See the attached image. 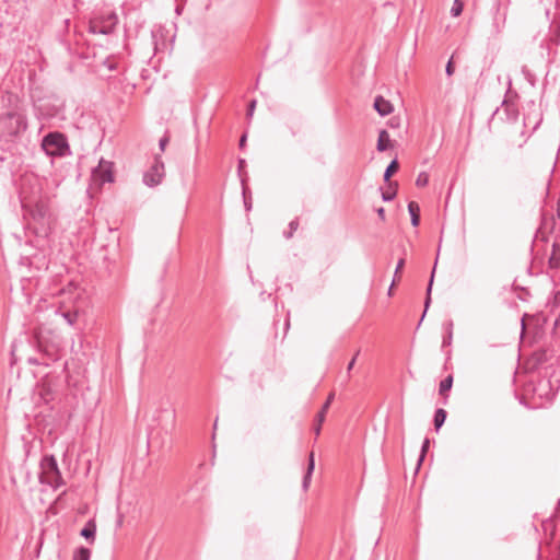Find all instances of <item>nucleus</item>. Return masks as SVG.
Listing matches in <instances>:
<instances>
[{
	"mask_svg": "<svg viewBox=\"0 0 560 560\" xmlns=\"http://www.w3.org/2000/svg\"><path fill=\"white\" fill-rule=\"evenodd\" d=\"M242 183L244 184V178H242ZM243 196H244V205L246 210L252 208L250 199L246 195V187L243 185Z\"/></svg>",
	"mask_w": 560,
	"mask_h": 560,
	"instance_id": "c85d7f7f",
	"label": "nucleus"
},
{
	"mask_svg": "<svg viewBox=\"0 0 560 560\" xmlns=\"http://www.w3.org/2000/svg\"><path fill=\"white\" fill-rule=\"evenodd\" d=\"M445 330H446V332H448V331H453V322H452V320H448V322L445 324Z\"/></svg>",
	"mask_w": 560,
	"mask_h": 560,
	"instance_id": "4c0bfd02",
	"label": "nucleus"
},
{
	"mask_svg": "<svg viewBox=\"0 0 560 560\" xmlns=\"http://www.w3.org/2000/svg\"><path fill=\"white\" fill-rule=\"evenodd\" d=\"M42 466L43 472L40 474V481L54 488H58L60 486L61 475L56 459L54 457L46 458Z\"/></svg>",
	"mask_w": 560,
	"mask_h": 560,
	"instance_id": "20e7f679",
	"label": "nucleus"
},
{
	"mask_svg": "<svg viewBox=\"0 0 560 560\" xmlns=\"http://www.w3.org/2000/svg\"><path fill=\"white\" fill-rule=\"evenodd\" d=\"M43 150L50 156H63L69 150L66 137L60 132H49L42 141Z\"/></svg>",
	"mask_w": 560,
	"mask_h": 560,
	"instance_id": "f03ea898",
	"label": "nucleus"
},
{
	"mask_svg": "<svg viewBox=\"0 0 560 560\" xmlns=\"http://www.w3.org/2000/svg\"><path fill=\"white\" fill-rule=\"evenodd\" d=\"M452 339H453V331L446 332V335L443 338L442 346L443 347L450 346L452 343Z\"/></svg>",
	"mask_w": 560,
	"mask_h": 560,
	"instance_id": "7c9ffc66",
	"label": "nucleus"
},
{
	"mask_svg": "<svg viewBox=\"0 0 560 560\" xmlns=\"http://www.w3.org/2000/svg\"><path fill=\"white\" fill-rule=\"evenodd\" d=\"M429 446H430V440L428 438H425L423 443H422V446H421V452H420V456H419V459H418V467L423 462V459L425 457V454H427V452L429 450Z\"/></svg>",
	"mask_w": 560,
	"mask_h": 560,
	"instance_id": "393cba45",
	"label": "nucleus"
},
{
	"mask_svg": "<svg viewBox=\"0 0 560 560\" xmlns=\"http://www.w3.org/2000/svg\"><path fill=\"white\" fill-rule=\"evenodd\" d=\"M168 140H170V139H168V137H167V136H164V137H162V138L160 139V141H159V147H160V150H161V151H164V150H165V147L167 145Z\"/></svg>",
	"mask_w": 560,
	"mask_h": 560,
	"instance_id": "473e14b6",
	"label": "nucleus"
},
{
	"mask_svg": "<svg viewBox=\"0 0 560 560\" xmlns=\"http://www.w3.org/2000/svg\"><path fill=\"white\" fill-rule=\"evenodd\" d=\"M395 283H396V280H395V279H393L392 284H390V287H389V289H388V295H389V296L393 294V288H394Z\"/></svg>",
	"mask_w": 560,
	"mask_h": 560,
	"instance_id": "a19ab883",
	"label": "nucleus"
},
{
	"mask_svg": "<svg viewBox=\"0 0 560 560\" xmlns=\"http://www.w3.org/2000/svg\"><path fill=\"white\" fill-rule=\"evenodd\" d=\"M334 398H335V394L330 393L328 395L325 404L323 405L320 411L317 413V422H319V423L324 422L326 412H327L328 408L330 407V404L332 402Z\"/></svg>",
	"mask_w": 560,
	"mask_h": 560,
	"instance_id": "6ab92c4d",
	"label": "nucleus"
},
{
	"mask_svg": "<svg viewBox=\"0 0 560 560\" xmlns=\"http://www.w3.org/2000/svg\"><path fill=\"white\" fill-rule=\"evenodd\" d=\"M395 197H396V189H394L392 191L387 190V191L382 192V199L385 202L392 201Z\"/></svg>",
	"mask_w": 560,
	"mask_h": 560,
	"instance_id": "cd10ccee",
	"label": "nucleus"
},
{
	"mask_svg": "<svg viewBox=\"0 0 560 560\" xmlns=\"http://www.w3.org/2000/svg\"><path fill=\"white\" fill-rule=\"evenodd\" d=\"M428 184V175L425 173H420L417 177L416 185L419 187H423Z\"/></svg>",
	"mask_w": 560,
	"mask_h": 560,
	"instance_id": "bb28decb",
	"label": "nucleus"
},
{
	"mask_svg": "<svg viewBox=\"0 0 560 560\" xmlns=\"http://www.w3.org/2000/svg\"><path fill=\"white\" fill-rule=\"evenodd\" d=\"M96 525L94 521H89L81 529L80 535L91 542L95 539Z\"/></svg>",
	"mask_w": 560,
	"mask_h": 560,
	"instance_id": "ddd939ff",
	"label": "nucleus"
},
{
	"mask_svg": "<svg viewBox=\"0 0 560 560\" xmlns=\"http://www.w3.org/2000/svg\"><path fill=\"white\" fill-rule=\"evenodd\" d=\"M116 23V15L110 14L106 20H92L89 24V31L93 34L108 35L114 32Z\"/></svg>",
	"mask_w": 560,
	"mask_h": 560,
	"instance_id": "423d86ee",
	"label": "nucleus"
},
{
	"mask_svg": "<svg viewBox=\"0 0 560 560\" xmlns=\"http://www.w3.org/2000/svg\"><path fill=\"white\" fill-rule=\"evenodd\" d=\"M246 141H247V135H246V133H244V135L241 137V139H240V143H238L240 149H244V148H245V145H246Z\"/></svg>",
	"mask_w": 560,
	"mask_h": 560,
	"instance_id": "c9c22d12",
	"label": "nucleus"
},
{
	"mask_svg": "<svg viewBox=\"0 0 560 560\" xmlns=\"http://www.w3.org/2000/svg\"><path fill=\"white\" fill-rule=\"evenodd\" d=\"M455 71L454 65H453V58L448 60L445 67V72L448 77H451Z\"/></svg>",
	"mask_w": 560,
	"mask_h": 560,
	"instance_id": "c756f323",
	"label": "nucleus"
},
{
	"mask_svg": "<svg viewBox=\"0 0 560 560\" xmlns=\"http://www.w3.org/2000/svg\"><path fill=\"white\" fill-rule=\"evenodd\" d=\"M152 37L155 39V37H156V33L155 32H152Z\"/></svg>",
	"mask_w": 560,
	"mask_h": 560,
	"instance_id": "37998d69",
	"label": "nucleus"
},
{
	"mask_svg": "<svg viewBox=\"0 0 560 560\" xmlns=\"http://www.w3.org/2000/svg\"><path fill=\"white\" fill-rule=\"evenodd\" d=\"M42 397H43L44 399H47V398H46V393H45V394H44V393H42Z\"/></svg>",
	"mask_w": 560,
	"mask_h": 560,
	"instance_id": "c03bdc74",
	"label": "nucleus"
},
{
	"mask_svg": "<svg viewBox=\"0 0 560 560\" xmlns=\"http://www.w3.org/2000/svg\"><path fill=\"white\" fill-rule=\"evenodd\" d=\"M320 428H322V423H319V422H318V423H317V425L314 428V431H315V434H316V435H319V433H320Z\"/></svg>",
	"mask_w": 560,
	"mask_h": 560,
	"instance_id": "ea45409f",
	"label": "nucleus"
},
{
	"mask_svg": "<svg viewBox=\"0 0 560 560\" xmlns=\"http://www.w3.org/2000/svg\"><path fill=\"white\" fill-rule=\"evenodd\" d=\"M376 213L382 221L385 220V209L383 207L377 208Z\"/></svg>",
	"mask_w": 560,
	"mask_h": 560,
	"instance_id": "e433bc0d",
	"label": "nucleus"
},
{
	"mask_svg": "<svg viewBox=\"0 0 560 560\" xmlns=\"http://www.w3.org/2000/svg\"><path fill=\"white\" fill-rule=\"evenodd\" d=\"M434 272H435V267L433 268V271L431 273V278H430V281H429V284H428V288H427V296H425V301H424V312L421 316V319L420 322L423 320L424 316H425V313L430 306V303H431V290H432V284H433V279H434ZM421 323H419L420 325Z\"/></svg>",
	"mask_w": 560,
	"mask_h": 560,
	"instance_id": "f3484780",
	"label": "nucleus"
},
{
	"mask_svg": "<svg viewBox=\"0 0 560 560\" xmlns=\"http://www.w3.org/2000/svg\"><path fill=\"white\" fill-rule=\"evenodd\" d=\"M245 166H246V161L244 159H238L237 170H238L240 175L243 172V170L245 168Z\"/></svg>",
	"mask_w": 560,
	"mask_h": 560,
	"instance_id": "f704fd0d",
	"label": "nucleus"
},
{
	"mask_svg": "<svg viewBox=\"0 0 560 560\" xmlns=\"http://www.w3.org/2000/svg\"><path fill=\"white\" fill-rule=\"evenodd\" d=\"M37 110L38 113L44 116V117H47V118H52V117H56L59 113V108L56 107V106H48L46 104H39L37 106Z\"/></svg>",
	"mask_w": 560,
	"mask_h": 560,
	"instance_id": "dca6fc26",
	"label": "nucleus"
},
{
	"mask_svg": "<svg viewBox=\"0 0 560 560\" xmlns=\"http://www.w3.org/2000/svg\"><path fill=\"white\" fill-rule=\"evenodd\" d=\"M502 105H506V110H508V112L510 110V106L508 105V102H506V101H503V102H502Z\"/></svg>",
	"mask_w": 560,
	"mask_h": 560,
	"instance_id": "79ce46f5",
	"label": "nucleus"
},
{
	"mask_svg": "<svg viewBox=\"0 0 560 560\" xmlns=\"http://www.w3.org/2000/svg\"><path fill=\"white\" fill-rule=\"evenodd\" d=\"M550 268L560 269V243H553L552 253L549 258Z\"/></svg>",
	"mask_w": 560,
	"mask_h": 560,
	"instance_id": "2eb2a0df",
	"label": "nucleus"
},
{
	"mask_svg": "<svg viewBox=\"0 0 560 560\" xmlns=\"http://www.w3.org/2000/svg\"><path fill=\"white\" fill-rule=\"evenodd\" d=\"M359 353H360V350H358L355 352L354 357L352 358V360L349 362V364L347 366V375H348V377L350 376V372H351V370L354 366V363H355V360H357V357L359 355Z\"/></svg>",
	"mask_w": 560,
	"mask_h": 560,
	"instance_id": "2f4dec72",
	"label": "nucleus"
},
{
	"mask_svg": "<svg viewBox=\"0 0 560 560\" xmlns=\"http://www.w3.org/2000/svg\"><path fill=\"white\" fill-rule=\"evenodd\" d=\"M399 168V163L396 159H394L386 167L385 172H384V180L385 182H388V186L389 188L390 187H396L398 186V184L396 182H390V177L398 171Z\"/></svg>",
	"mask_w": 560,
	"mask_h": 560,
	"instance_id": "9d476101",
	"label": "nucleus"
},
{
	"mask_svg": "<svg viewBox=\"0 0 560 560\" xmlns=\"http://www.w3.org/2000/svg\"><path fill=\"white\" fill-rule=\"evenodd\" d=\"M405 266V259L404 258H400L397 262V266H396V269H395V272H394V279L396 281H398L400 279L399 277V272L401 271V269L404 268Z\"/></svg>",
	"mask_w": 560,
	"mask_h": 560,
	"instance_id": "a878e982",
	"label": "nucleus"
},
{
	"mask_svg": "<svg viewBox=\"0 0 560 560\" xmlns=\"http://www.w3.org/2000/svg\"><path fill=\"white\" fill-rule=\"evenodd\" d=\"M48 233H49V228H45V226H43L40 232H37V234H42V235H45V236H47Z\"/></svg>",
	"mask_w": 560,
	"mask_h": 560,
	"instance_id": "58836bf2",
	"label": "nucleus"
},
{
	"mask_svg": "<svg viewBox=\"0 0 560 560\" xmlns=\"http://www.w3.org/2000/svg\"><path fill=\"white\" fill-rule=\"evenodd\" d=\"M446 417L447 412L444 409L438 408L435 410L433 422L436 431L444 424Z\"/></svg>",
	"mask_w": 560,
	"mask_h": 560,
	"instance_id": "a211bd4d",
	"label": "nucleus"
},
{
	"mask_svg": "<svg viewBox=\"0 0 560 560\" xmlns=\"http://www.w3.org/2000/svg\"><path fill=\"white\" fill-rule=\"evenodd\" d=\"M408 212L410 214L412 226L417 228L420 224V207L416 201L408 203Z\"/></svg>",
	"mask_w": 560,
	"mask_h": 560,
	"instance_id": "9b49d317",
	"label": "nucleus"
},
{
	"mask_svg": "<svg viewBox=\"0 0 560 560\" xmlns=\"http://www.w3.org/2000/svg\"><path fill=\"white\" fill-rule=\"evenodd\" d=\"M38 347L40 351L39 357H30L27 359V362L32 365H49L50 361H56L58 359L57 350H50L48 348L43 349V343L40 340H38Z\"/></svg>",
	"mask_w": 560,
	"mask_h": 560,
	"instance_id": "0eeeda50",
	"label": "nucleus"
},
{
	"mask_svg": "<svg viewBox=\"0 0 560 560\" xmlns=\"http://www.w3.org/2000/svg\"><path fill=\"white\" fill-rule=\"evenodd\" d=\"M78 311H66L61 313V316L65 318V320L70 325L73 326L77 323L78 319Z\"/></svg>",
	"mask_w": 560,
	"mask_h": 560,
	"instance_id": "4be33fe9",
	"label": "nucleus"
},
{
	"mask_svg": "<svg viewBox=\"0 0 560 560\" xmlns=\"http://www.w3.org/2000/svg\"><path fill=\"white\" fill-rule=\"evenodd\" d=\"M298 228H299V220L298 219L292 220L289 223V230L283 233L284 237L288 240L291 238L293 236V233L298 230Z\"/></svg>",
	"mask_w": 560,
	"mask_h": 560,
	"instance_id": "5701e85b",
	"label": "nucleus"
},
{
	"mask_svg": "<svg viewBox=\"0 0 560 560\" xmlns=\"http://www.w3.org/2000/svg\"><path fill=\"white\" fill-rule=\"evenodd\" d=\"M47 208L44 205L37 203L35 208L31 211V215L34 219V221L42 222L43 225L45 224L46 217H47Z\"/></svg>",
	"mask_w": 560,
	"mask_h": 560,
	"instance_id": "f8f14e48",
	"label": "nucleus"
},
{
	"mask_svg": "<svg viewBox=\"0 0 560 560\" xmlns=\"http://www.w3.org/2000/svg\"><path fill=\"white\" fill-rule=\"evenodd\" d=\"M27 129V119L25 113L20 108H14L0 115V139L13 141Z\"/></svg>",
	"mask_w": 560,
	"mask_h": 560,
	"instance_id": "f257e3e1",
	"label": "nucleus"
},
{
	"mask_svg": "<svg viewBox=\"0 0 560 560\" xmlns=\"http://www.w3.org/2000/svg\"><path fill=\"white\" fill-rule=\"evenodd\" d=\"M114 163L104 159H101L98 165L92 171V182L97 186H103L106 183L114 182Z\"/></svg>",
	"mask_w": 560,
	"mask_h": 560,
	"instance_id": "7ed1b4c3",
	"label": "nucleus"
},
{
	"mask_svg": "<svg viewBox=\"0 0 560 560\" xmlns=\"http://www.w3.org/2000/svg\"><path fill=\"white\" fill-rule=\"evenodd\" d=\"M314 469H315V458H314V453L312 452V453H310L307 468H306L305 475L302 480V488L304 491H307V489L310 488Z\"/></svg>",
	"mask_w": 560,
	"mask_h": 560,
	"instance_id": "1a4fd4ad",
	"label": "nucleus"
},
{
	"mask_svg": "<svg viewBox=\"0 0 560 560\" xmlns=\"http://www.w3.org/2000/svg\"><path fill=\"white\" fill-rule=\"evenodd\" d=\"M91 550L85 547L78 548L74 553L72 560H90Z\"/></svg>",
	"mask_w": 560,
	"mask_h": 560,
	"instance_id": "412c9836",
	"label": "nucleus"
},
{
	"mask_svg": "<svg viewBox=\"0 0 560 560\" xmlns=\"http://www.w3.org/2000/svg\"><path fill=\"white\" fill-rule=\"evenodd\" d=\"M373 106L381 116H387L393 112V105L383 96H376Z\"/></svg>",
	"mask_w": 560,
	"mask_h": 560,
	"instance_id": "6e6552de",
	"label": "nucleus"
},
{
	"mask_svg": "<svg viewBox=\"0 0 560 560\" xmlns=\"http://www.w3.org/2000/svg\"><path fill=\"white\" fill-rule=\"evenodd\" d=\"M453 386V376L448 375L444 380L441 381L439 386V394L441 396H447V393L451 390Z\"/></svg>",
	"mask_w": 560,
	"mask_h": 560,
	"instance_id": "aec40b11",
	"label": "nucleus"
},
{
	"mask_svg": "<svg viewBox=\"0 0 560 560\" xmlns=\"http://www.w3.org/2000/svg\"><path fill=\"white\" fill-rule=\"evenodd\" d=\"M390 147L389 135L385 129H382L378 133L376 149L380 152L386 151Z\"/></svg>",
	"mask_w": 560,
	"mask_h": 560,
	"instance_id": "4468645a",
	"label": "nucleus"
},
{
	"mask_svg": "<svg viewBox=\"0 0 560 560\" xmlns=\"http://www.w3.org/2000/svg\"><path fill=\"white\" fill-rule=\"evenodd\" d=\"M464 3L460 0H454L453 7L451 9L452 16H458L463 12Z\"/></svg>",
	"mask_w": 560,
	"mask_h": 560,
	"instance_id": "b1692460",
	"label": "nucleus"
},
{
	"mask_svg": "<svg viewBox=\"0 0 560 560\" xmlns=\"http://www.w3.org/2000/svg\"><path fill=\"white\" fill-rule=\"evenodd\" d=\"M255 107H256V101H255V100H253V101H250V103L248 104V108H247V116H248V117H252V116H253Z\"/></svg>",
	"mask_w": 560,
	"mask_h": 560,
	"instance_id": "72a5a7b5",
	"label": "nucleus"
},
{
	"mask_svg": "<svg viewBox=\"0 0 560 560\" xmlns=\"http://www.w3.org/2000/svg\"><path fill=\"white\" fill-rule=\"evenodd\" d=\"M165 176V167L161 156H155L151 167L143 174V183L149 187L158 186Z\"/></svg>",
	"mask_w": 560,
	"mask_h": 560,
	"instance_id": "39448f33",
	"label": "nucleus"
}]
</instances>
